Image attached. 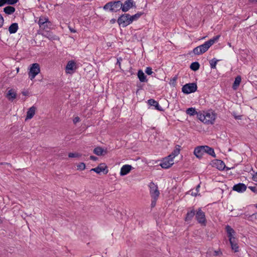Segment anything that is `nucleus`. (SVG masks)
I'll use <instances>...</instances> for the list:
<instances>
[{
	"mask_svg": "<svg viewBox=\"0 0 257 257\" xmlns=\"http://www.w3.org/2000/svg\"><path fill=\"white\" fill-rule=\"evenodd\" d=\"M209 48V47L205 42L204 44L194 48L193 52L195 55H199L206 52Z\"/></svg>",
	"mask_w": 257,
	"mask_h": 257,
	"instance_id": "8",
	"label": "nucleus"
},
{
	"mask_svg": "<svg viewBox=\"0 0 257 257\" xmlns=\"http://www.w3.org/2000/svg\"><path fill=\"white\" fill-rule=\"evenodd\" d=\"M23 95H26V93H25V92H23Z\"/></svg>",
	"mask_w": 257,
	"mask_h": 257,
	"instance_id": "63",
	"label": "nucleus"
},
{
	"mask_svg": "<svg viewBox=\"0 0 257 257\" xmlns=\"http://www.w3.org/2000/svg\"><path fill=\"white\" fill-rule=\"evenodd\" d=\"M116 20L114 19H112L110 21V22L111 24H114L115 22H116Z\"/></svg>",
	"mask_w": 257,
	"mask_h": 257,
	"instance_id": "58",
	"label": "nucleus"
},
{
	"mask_svg": "<svg viewBox=\"0 0 257 257\" xmlns=\"http://www.w3.org/2000/svg\"><path fill=\"white\" fill-rule=\"evenodd\" d=\"M198 193H197V191L194 192V193L192 192V195H193L195 196H196L197 195Z\"/></svg>",
	"mask_w": 257,
	"mask_h": 257,
	"instance_id": "60",
	"label": "nucleus"
},
{
	"mask_svg": "<svg viewBox=\"0 0 257 257\" xmlns=\"http://www.w3.org/2000/svg\"><path fill=\"white\" fill-rule=\"evenodd\" d=\"M4 20L1 14H0V28L2 27L4 24Z\"/></svg>",
	"mask_w": 257,
	"mask_h": 257,
	"instance_id": "49",
	"label": "nucleus"
},
{
	"mask_svg": "<svg viewBox=\"0 0 257 257\" xmlns=\"http://www.w3.org/2000/svg\"><path fill=\"white\" fill-rule=\"evenodd\" d=\"M219 38L220 35H216L213 37L212 38L209 40L208 41H206V43H207L209 48H210L212 45H213L215 42H216Z\"/></svg>",
	"mask_w": 257,
	"mask_h": 257,
	"instance_id": "28",
	"label": "nucleus"
},
{
	"mask_svg": "<svg viewBox=\"0 0 257 257\" xmlns=\"http://www.w3.org/2000/svg\"><path fill=\"white\" fill-rule=\"evenodd\" d=\"M7 4V0H0V7H2Z\"/></svg>",
	"mask_w": 257,
	"mask_h": 257,
	"instance_id": "50",
	"label": "nucleus"
},
{
	"mask_svg": "<svg viewBox=\"0 0 257 257\" xmlns=\"http://www.w3.org/2000/svg\"><path fill=\"white\" fill-rule=\"evenodd\" d=\"M181 146L179 145H176L174 151L172 152V156H174L175 157L178 155L180 153Z\"/></svg>",
	"mask_w": 257,
	"mask_h": 257,
	"instance_id": "39",
	"label": "nucleus"
},
{
	"mask_svg": "<svg viewBox=\"0 0 257 257\" xmlns=\"http://www.w3.org/2000/svg\"><path fill=\"white\" fill-rule=\"evenodd\" d=\"M149 187L150 188V193L152 198H158L160 195V192L157 185L154 182H151Z\"/></svg>",
	"mask_w": 257,
	"mask_h": 257,
	"instance_id": "7",
	"label": "nucleus"
},
{
	"mask_svg": "<svg viewBox=\"0 0 257 257\" xmlns=\"http://www.w3.org/2000/svg\"><path fill=\"white\" fill-rule=\"evenodd\" d=\"M133 167L131 165H123L120 169V175L121 176H125L127 175L128 173L130 172V171L132 170Z\"/></svg>",
	"mask_w": 257,
	"mask_h": 257,
	"instance_id": "16",
	"label": "nucleus"
},
{
	"mask_svg": "<svg viewBox=\"0 0 257 257\" xmlns=\"http://www.w3.org/2000/svg\"><path fill=\"white\" fill-rule=\"evenodd\" d=\"M36 109V107L34 106L31 107L27 112V116L26 118V120L31 119L35 113V111Z\"/></svg>",
	"mask_w": 257,
	"mask_h": 257,
	"instance_id": "20",
	"label": "nucleus"
},
{
	"mask_svg": "<svg viewBox=\"0 0 257 257\" xmlns=\"http://www.w3.org/2000/svg\"><path fill=\"white\" fill-rule=\"evenodd\" d=\"M145 72L148 74V75H152L153 73L155 74L153 71H152V69L151 67H148L146 68V70H145Z\"/></svg>",
	"mask_w": 257,
	"mask_h": 257,
	"instance_id": "42",
	"label": "nucleus"
},
{
	"mask_svg": "<svg viewBox=\"0 0 257 257\" xmlns=\"http://www.w3.org/2000/svg\"><path fill=\"white\" fill-rule=\"evenodd\" d=\"M225 230L229 238V241L232 249L234 250L235 252H237L238 251V246L237 239L234 237L235 234L234 230L230 225H227L225 226Z\"/></svg>",
	"mask_w": 257,
	"mask_h": 257,
	"instance_id": "1",
	"label": "nucleus"
},
{
	"mask_svg": "<svg viewBox=\"0 0 257 257\" xmlns=\"http://www.w3.org/2000/svg\"><path fill=\"white\" fill-rule=\"evenodd\" d=\"M206 253L208 257L210 256H220L222 255V252L220 249L217 250H209Z\"/></svg>",
	"mask_w": 257,
	"mask_h": 257,
	"instance_id": "22",
	"label": "nucleus"
},
{
	"mask_svg": "<svg viewBox=\"0 0 257 257\" xmlns=\"http://www.w3.org/2000/svg\"><path fill=\"white\" fill-rule=\"evenodd\" d=\"M173 164L172 160H169L168 158H164L160 165L162 168L168 169L171 167Z\"/></svg>",
	"mask_w": 257,
	"mask_h": 257,
	"instance_id": "17",
	"label": "nucleus"
},
{
	"mask_svg": "<svg viewBox=\"0 0 257 257\" xmlns=\"http://www.w3.org/2000/svg\"><path fill=\"white\" fill-rule=\"evenodd\" d=\"M106 153V151L104 150L100 147H97L94 148L93 150V153L97 156H101L103 154V153Z\"/></svg>",
	"mask_w": 257,
	"mask_h": 257,
	"instance_id": "30",
	"label": "nucleus"
},
{
	"mask_svg": "<svg viewBox=\"0 0 257 257\" xmlns=\"http://www.w3.org/2000/svg\"><path fill=\"white\" fill-rule=\"evenodd\" d=\"M252 179L253 181L257 182V172L252 176Z\"/></svg>",
	"mask_w": 257,
	"mask_h": 257,
	"instance_id": "52",
	"label": "nucleus"
},
{
	"mask_svg": "<svg viewBox=\"0 0 257 257\" xmlns=\"http://www.w3.org/2000/svg\"><path fill=\"white\" fill-rule=\"evenodd\" d=\"M256 208H257V204L255 205Z\"/></svg>",
	"mask_w": 257,
	"mask_h": 257,
	"instance_id": "64",
	"label": "nucleus"
},
{
	"mask_svg": "<svg viewBox=\"0 0 257 257\" xmlns=\"http://www.w3.org/2000/svg\"><path fill=\"white\" fill-rule=\"evenodd\" d=\"M175 158V157L174 156H172V154H171L170 155H169L167 157H166V158H168V159H169V160H172V162H173V159Z\"/></svg>",
	"mask_w": 257,
	"mask_h": 257,
	"instance_id": "53",
	"label": "nucleus"
},
{
	"mask_svg": "<svg viewBox=\"0 0 257 257\" xmlns=\"http://www.w3.org/2000/svg\"><path fill=\"white\" fill-rule=\"evenodd\" d=\"M196 115L197 118L204 123V118H205V112L202 113L201 111H199L197 112Z\"/></svg>",
	"mask_w": 257,
	"mask_h": 257,
	"instance_id": "38",
	"label": "nucleus"
},
{
	"mask_svg": "<svg viewBox=\"0 0 257 257\" xmlns=\"http://www.w3.org/2000/svg\"><path fill=\"white\" fill-rule=\"evenodd\" d=\"M248 218H251V219H257V214H256V213H253L251 215H249L248 216Z\"/></svg>",
	"mask_w": 257,
	"mask_h": 257,
	"instance_id": "48",
	"label": "nucleus"
},
{
	"mask_svg": "<svg viewBox=\"0 0 257 257\" xmlns=\"http://www.w3.org/2000/svg\"><path fill=\"white\" fill-rule=\"evenodd\" d=\"M200 187V186L199 184L198 185L196 186V191H197V193H198L199 192V189Z\"/></svg>",
	"mask_w": 257,
	"mask_h": 257,
	"instance_id": "59",
	"label": "nucleus"
},
{
	"mask_svg": "<svg viewBox=\"0 0 257 257\" xmlns=\"http://www.w3.org/2000/svg\"><path fill=\"white\" fill-rule=\"evenodd\" d=\"M15 11V8L10 6H7L4 9V12L7 15H12Z\"/></svg>",
	"mask_w": 257,
	"mask_h": 257,
	"instance_id": "33",
	"label": "nucleus"
},
{
	"mask_svg": "<svg viewBox=\"0 0 257 257\" xmlns=\"http://www.w3.org/2000/svg\"><path fill=\"white\" fill-rule=\"evenodd\" d=\"M219 38L220 35H216L213 37L212 38L209 40L208 41H206V43H207L209 48H210L212 45H213L215 42H216Z\"/></svg>",
	"mask_w": 257,
	"mask_h": 257,
	"instance_id": "27",
	"label": "nucleus"
},
{
	"mask_svg": "<svg viewBox=\"0 0 257 257\" xmlns=\"http://www.w3.org/2000/svg\"><path fill=\"white\" fill-rule=\"evenodd\" d=\"M205 118L204 123L207 124H213L215 119V114L213 112H205Z\"/></svg>",
	"mask_w": 257,
	"mask_h": 257,
	"instance_id": "10",
	"label": "nucleus"
},
{
	"mask_svg": "<svg viewBox=\"0 0 257 257\" xmlns=\"http://www.w3.org/2000/svg\"><path fill=\"white\" fill-rule=\"evenodd\" d=\"M104 11H108L111 13H116L121 10V1H113L106 3L103 7Z\"/></svg>",
	"mask_w": 257,
	"mask_h": 257,
	"instance_id": "2",
	"label": "nucleus"
},
{
	"mask_svg": "<svg viewBox=\"0 0 257 257\" xmlns=\"http://www.w3.org/2000/svg\"><path fill=\"white\" fill-rule=\"evenodd\" d=\"M194 155L198 159H201L204 155L203 146H199L195 148L194 150Z\"/></svg>",
	"mask_w": 257,
	"mask_h": 257,
	"instance_id": "13",
	"label": "nucleus"
},
{
	"mask_svg": "<svg viewBox=\"0 0 257 257\" xmlns=\"http://www.w3.org/2000/svg\"><path fill=\"white\" fill-rule=\"evenodd\" d=\"M17 94L13 89L9 90L7 94L6 97L9 100L13 101L16 98Z\"/></svg>",
	"mask_w": 257,
	"mask_h": 257,
	"instance_id": "24",
	"label": "nucleus"
},
{
	"mask_svg": "<svg viewBox=\"0 0 257 257\" xmlns=\"http://www.w3.org/2000/svg\"><path fill=\"white\" fill-rule=\"evenodd\" d=\"M137 75L141 82H147L148 79L142 70L140 69L138 70Z\"/></svg>",
	"mask_w": 257,
	"mask_h": 257,
	"instance_id": "21",
	"label": "nucleus"
},
{
	"mask_svg": "<svg viewBox=\"0 0 257 257\" xmlns=\"http://www.w3.org/2000/svg\"><path fill=\"white\" fill-rule=\"evenodd\" d=\"M196 219L199 223L205 224L206 220L205 213L202 211L201 208H199L196 214Z\"/></svg>",
	"mask_w": 257,
	"mask_h": 257,
	"instance_id": "11",
	"label": "nucleus"
},
{
	"mask_svg": "<svg viewBox=\"0 0 257 257\" xmlns=\"http://www.w3.org/2000/svg\"><path fill=\"white\" fill-rule=\"evenodd\" d=\"M50 23V21L48 18L46 17H40L38 21V24L40 28H43V26H44L45 24Z\"/></svg>",
	"mask_w": 257,
	"mask_h": 257,
	"instance_id": "23",
	"label": "nucleus"
},
{
	"mask_svg": "<svg viewBox=\"0 0 257 257\" xmlns=\"http://www.w3.org/2000/svg\"><path fill=\"white\" fill-rule=\"evenodd\" d=\"M77 169L80 170H84L85 169L86 166L84 163H80L77 166Z\"/></svg>",
	"mask_w": 257,
	"mask_h": 257,
	"instance_id": "41",
	"label": "nucleus"
},
{
	"mask_svg": "<svg viewBox=\"0 0 257 257\" xmlns=\"http://www.w3.org/2000/svg\"><path fill=\"white\" fill-rule=\"evenodd\" d=\"M90 159L93 161H96L98 159V158L94 156H91L90 157Z\"/></svg>",
	"mask_w": 257,
	"mask_h": 257,
	"instance_id": "55",
	"label": "nucleus"
},
{
	"mask_svg": "<svg viewBox=\"0 0 257 257\" xmlns=\"http://www.w3.org/2000/svg\"><path fill=\"white\" fill-rule=\"evenodd\" d=\"M251 3L257 2V0H250Z\"/></svg>",
	"mask_w": 257,
	"mask_h": 257,
	"instance_id": "61",
	"label": "nucleus"
},
{
	"mask_svg": "<svg viewBox=\"0 0 257 257\" xmlns=\"http://www.w3.org/2000/svg\"><path fill=\"white\" fill-rule=\"evenodd\" d=\"M143 14V12H138L133 16L130 15L131 23H132L133 21L138 20Z\"/></svg>",
	"mask_w": 257,
	"mask_h": 257,
	"instance_id": "32",
	"label": "nucleus"
},
{
	"mask_svg": "<svg viewBox=\"0 0 257 257\" xmlns=\"http://www.w3.org/2000/svg\"><path fill=\"white\" fill-rule=\"evenodd\" d=\"M212 162L213 166L215 167L219 170L223 171L225 168H226V170L230 169V168L226 167L224 162L221 160L216 159Z\"/></svg>",
	"mask_w": 257,
	"mask_h": 257,
	"instance_id": "12",
	"label": "nucleus"
},
{
	"mask_svg": "<svg viewBox=\"0 0 257 257\" xmlns=\"http://www.w3.org/2000/svg\"><path fill=\"white\" fill-rule=\"evenodd\" d=\"M117 22L119 26H121L122 27L127 26L131 24L130 19V14H122L118 17Z\"/></svg>",
	"mask_w": 257,
	"mask_h": 257,
	"instance_id": "3",
	"label": "nucleus"
},
{
	"mask_svg": "<svg viewBox=\"0 0 257 257\" xmlns=\"http://www.w3.org/2000/svg\"><path fill=\"white\" fill-rule=\"evenodd\" d=\"M204 153H206L213 157H216L214 149L208 146H203Z\"/></svg>",
	"mask_w": 257,
	"mask_h": 257,
	"instance_id": "19",
	"label": "nucleus"
},
{
	"mask_svg": "<svg viewBox=\"0 0 257 257\" xmlns=\"http://www.w3.org/2000/svg\"><path fill=\"white\" fill-rule=\"evenodd\" d=\"M248 188L253 192L257 194V187L255 185L254 186H249Z\"/></svg>",
	"mask_w": 257,
	"mask_h": 257,
	"instance_id": "46",
	"label": "nucleus"
},
{
	"mask_svg": "<svg viewBox=\"0 0 257 257\" xmlns=\"http://www.w3.org/2000/svg\"><path fill=\"white\" fill-rule=\"evenodd\" d=\"M19 0H7V4L9 5H14L18 3Z\"/></svg>",
	"mask_w": 257,
	"mask_h": 257,
	"instance_id": "44",
	"label": "nucleus"
},
{
	"mask_svg": "<svg viewBox=\"0 0 257 257\" xmlns=\"http://www.w3.org/2000/svg\"><path fill=\"white\" fill-rule=\"evenodd\" d=\"M52 25V23L50 22V24H45L44 26H43L42 29H49L51 26Z\"/></svg>",
	"mask_w": 257,
	"mask_h": 257,
	"instance_id": "47",
	"label": "nucleus"
},
{
	"mask_svg": "<svg viewBox=\"0 0 257 257\" xmlns=\"http://www.w3.org/2000/svg\"><path fill=\"white\" fill-rule=\"evenodd\" d=\"M233 116H234V117L235 119H241V117L242 116L241 115H236L234 114V113H233Z\"/></svg>",
	"mask_w": 257,
	"mask_h": 257,
	"instance_id": "54",
	"label": "nucleus"
},
{
	"mask_svg": "<svg viewBox=\"0 0 257 257\" xmlns=\"http://www.w3.org/2000/svg\"><path fill=\"white\" fill-rule=\"evenodd\" d=\"M190 69L194 71L198 70L200 68V64L198 62H192L190 66Z\"/></svg>",
	"mask_w": 257,
	"mask_h": 257,
	"instance_id": "35",
	"label": "nucleus"
},
{
	"mask_svg": "<svg viewBox=\"0 0 257 257\" xmlns=\"http://www.w3.org/2000/svg\"><path fill=\"white\" fill-rule=\"evenodd\" d=\"M148 104L151 106H155V108L159 111H163L162 107L159 105V103L153 99H150L148 101Z\"/></svg>",
	"mask_w": 257,
	"mask_h": 257,
	"instance_id": "18",
	"label": "nucleus"
},
{
	"mask_svg": "<svg viewBox=\"0 0 257 257\" xmlns=\"http://www.w3.org/2000/svg\"><path fill=\"white\" fill-rule=\"evenodd\" d=\"M241 80V78L240 76L238 75L235 77V80L232 85V88L233 89L235 90L237 89V88L239 85Z\"/></svg>",
	"mask_w": 257,
	"mask_h": 257,
	"instance_id": "34",
	"label": "nucleus"
},
{
	"mask_svg": "<svg viewBox=\"0 0 257 257\" xmlns=\"http://www.w3.org/2000/svg\"><path fill=\"white\" fill-rule=\"evenodd\" d=\"M219 38L220 35H216L213 37L212 38L209 40L208 41H206V43H207L209 48H210L212 45H213L215 42H216Z\"/></svg>",
	"mask_w": 257,
	"mask_h": 257,
	"instance_id": "29",
	"label": "nucleus"
},
{
	"mask_svg": "<svg viewBox=\"0 0 257 257\" xmlns=\"http://www.w3.org/2000/svg\"><path fill=\"white\" fill-rule=\"evenodd\" d=\"M219 60L214 58L209 61L210 66L211 69H215L217 63Z\"/></svg>",
	"mask_w": 257,
	"mask_h": 257,
	"instance_id": "37",
	"label": "nucleus"
},
{
	"mask_svg": "<svg viewBox=\"0 0 257 257\" xmlns=\"http://www.w3.org/2000/svg\"><path fill=\"white\" fill-rule=\"evenodd\" d=\"M137 87H139V88H140V89H141V86H139V85H137Z\"/></svg>",
	"mask_w": 257,
	"mask_h": 257,
	"instance_id": "62",
	"label": "nucleus"
},
{
	"mask_svg": "<svg viewBox=\"0 0 257 257\" xmlns=\"http://www.w3.org/2000/svg\"><path fill=\"white\" fill-rule=\"evenodd\" d=\"M40 65L38 63H34L31 65L30 71L29 72V77L31 80H33L36 76L40 72Z\"/></svg>",
	"mask_w": 257,
	"mask_h": 257,
	"instance_id": "5",
	"label": "nucleus"
},
{
	"mask_svg": "<svg viewBox=\"0 0 257 257\" xmlns=\"http://www.w3.org/2000/svg\"><path fill=\"white\" fill-rule=\"evenodd\" d=\"M69 29L72 33H76V31L73 28H71V27L69 26Z\"/></svg>",
	"mask_w": 257,
	"mask_h": 257,
	"instance_id": "56",
	"label": "nucleus"
},
{
	"mask_svg": "<svg viewBox=\"0 0 257 257\" xmlns=\"http://www.w3.org/2000/svg\"><path fill=\"white\" fill-rule=\"evenodd\" d=\"M122 58L119 57V58H117V63H116V64H118L119 66L120 65V61H122Z\"/></svg>",
	"mask_w": 257,
	"mask_h": 257,
	"instance_id": "57",
	"label": "nucleus"
},
{
	"mask_svg": "<svg viewBox=\"0 0 257 257\" xmlns=\"http://www.w3.org/2000/svg\"><path fill=\"white\" fill-rule=\"evenodd\" d=\"M90 171H93L97 174H99L102 172L105 175L108 173V169L107 166L105 163H101L97 167L91 169Z\"/></svg>",
	"mask_w": 257,
	"mask_h": 257,
	"instance_id": "9",
	"label": "nucleus"
},
{
	"mask_svg": "<svg viewBox=\"0 0 257 257\" xmlns=\"http://www.w3.org/2000/svg\"><path fill=\"white\" fill-rule=\"evenodd\" d=\"M186 112L187 114L190 116H194V115L197 114L198 112L194 107H190L188 108Z\"/></svg>",
	"mask_w": 257,
	"mask_h": 257,
	"instance_id": "36",
	"label": "nucleus"
},
{
	"mask_svg": "<svg viewBox=\"0 0 257 257\" xmlns=\"http://www.w3.org/2000/svg\"><path fill=\"white\" fill-rule=\"evenodd\" d=\"M79 121H80V118L78 116H76V117H74V118L73 119V122L75 124L78 122Z\"/></svg>",
	"mask_w": 257,
	"mask_h": 257,
	"instance_id": "51",
	"label": "nucleus"
},
{
	"mask_svg": "<svg viewBox=\"0 0 257 257\" xmlns=\"http://www.w3.org/2000/svg\"><path fill=\"white\" fill-rule=\"evenodd\" d=\"M18 28L19 26L18 23H13L10 26L9 28V31L10 34L16 33L18 30Z\"/></svg>",
	"mask_w": 257,
	"mask_h": 257,
	"instance_id": "25",
	"label": "nucleus"
},
{
	"mask_svg": "<svg viewBox=\"0 0 257 257\" xmlns=\"http://www.w3.org/2000/svg\"><path fill=\"white\" fill-rule=\"evenodd\" d=\"M152 198V202H151V207H154L155 206H156V201L158 199V198H156V199L155 198Z\"/></svg>",
	"mask_w": 257,
	"mask_h": 257,
	"instance_id": "45",
	"label": "nucleus"
},
{
	"mask_svg": "<svg viewBox=\"0 0 257 257\" xmlns=\"http://www.w3.org/2000/svg\"><path fill=\"white\" fill-rule=\"evenodd\" d=\"M197 89V86L195 83H190L185 84L182 88V91L186 94L195 92Z\"/></svg>",
	"mask_w": 257,
	"mask_h": 257,
	"instance_id": "4",
	"label": "nucleus"
},
{
	"mask_svg": "<svg viewBox=\"0 0 257 257\" xmlns=\"http://www.w3.org/2000/svg\"><path fill=\"white\" fill-rule=\"evenodd\" d=\"M80 156V155H79L78 153H70L68 154V157L69 158H76V157H79Z\"/></svg>",
	"mask_w": 257,
	"mask_h": 257,
	"instance_id": "43",
	"label": "nucleus"
},
{
	"mask_svg": "<svg viewBox=\"0 0 257 257\" xmlns=\"http://www.w3.org/2000/svg\"><path fill=\"white\" fill-rule=\"evenodd\" d=\"M43 36L48 38L50 41H57L59 40V38L56 35H54L52 32L46 31L43 34Z\"/></svg>",
	"mask_w": 257,
	"mask_h": 257,
	"instance_id": "15",
	"label": "nucleus"
},
{
	"mask_svg": "<svg viewBox=\"0 0 257 257\" xmlns=\"http://www.w3.org/2000/svg\"><path fill=\"white\" fill-rule=\"evenodd\" d=\"M177 76H175L173 78L171 79L169 82V84L173 86H175L176 85V81L177 80Z\"/></svg>",
	"mask_w": 257,
	"mask_h": 257,
	"instance_id": "40",
	"label": "nucleus"
},
{
	"mask_svg": "<svg viewBox=\"0 0 257 257\" xmlns=\"http://www.w3.org/2000/svg\"><path fill=\"white\" fill-rule=\"evenodd\" d=\"M195 215V212L194 210L188 211L185 218V221L187 222L191 221Z\"/></svg>",
	"mask_w": 257,
	"mask_h": 257,
	"instance_id": "26",
	"label": "nucleus"
},
{
	"mask_svg": "<svg viewBox=\"0 0 257 257\" xmlns=\"http://www.w3.org/2000/svg\"><path fill=\"white\" fill-rule=\"evenodd\" d=\"M136 4L134 0H126L123 4L121 2V11L123 12H127L131 8H136Z\"/></svg>",
	"mask_w": 257,
	"mask_h": 257,
	"instance_id": "6",
	"label": "nucleus"
},
{
	"mask_svg": "<svg viewBox=\"0 0 257 257\" xmlns=\"http://www.w3.org/2000/svg\"><path fill=\"white\" fill-rule=\"evenodd\" d=\"M75 62L73 61H70L68 62L66 67V72L68 73L69 70H73L74 67L75 66Z\"/></svg>",
	"mask_w": 257,
	"mask_h": 257,
	"instance_id": "31",
	"label": "nucleus"
},
{
	"mask_svg": "<svg viewBox=\"0 0 257 257\" xmlns=\"http://www.w3.org/2000/svg\"><path fill=\"white\" fill-rule=\"evenodd\" d=\"M246 189V186L241 183H238L235 184L232 187V190L233 191H236L238 193H242L244 192Z\"/></svg>",
	"mask_w": 257,
	"mask_h": 257,
	"instance_id": "14",
	"label": "nucleus"
}]
</instances>
